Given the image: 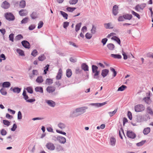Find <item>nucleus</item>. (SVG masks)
I'll return each instance as SVG.
<instances>
[{"instance_id": "obj_7", "label": "nucleus", "mask_w": 153, "mask_h": 153, "mask_svg": "<svg viewBox=\"0 0 153 153\" xmlns=\"http://www.w3.org/2000/svg\"><path fill=\"white\" fill-rule=\"evenodd\" d=\"M127 136L131 138H134L136 137L135 134L132 131H129L127 132Z\"/></svg>"}, {"instance_id": "obj_4", "label": "nucleus", "mask_w": 153, "mask_h": 153, "mask_svg": "<svg viewBox=\"0 0 153 153\" xmlns=\"http://www.w3.org/2000/svg\"><path fill=\"white\" fill-rule=\"evenodd\" d=\"M22 95L24 97V98L26 100L27 102H32L35 101V99H31L28 100L29 98L28 96L27 95L26 92L25 90L23 91Z\"/></svg>"}, {"instance_id": "obj_33", "label": "nucleus", "mask_w": 153, "mask_h": 153, "mask_svg": "<svg viewBox=\"0 0 153 153\" xmlns=\"http://www.w3.org/2000/svg\"><path fill=\"white\" fill-rule=\"evenodd\" d=\"M111 56L114 58L121 59L122 58L121 55L119 54H111Z\"/></svg>"}, {"instance_id": "obj_27", "label": "nucleus", "mask_w": 153, "mask_h": 153, "mask_svg": "<svg viewBox=\"0 0 153 153\" xmlns=\"http://www.w3.org/2000/svg\"><path fill=\"white\" fill-rule=\"evenodd\" d=\"M26 5L25 2V1H22L20 2L19 6L21 8H24Z\"/></svg>"}, {"instance_id": "obj_31", "label": "nucleus", "mask_w": 153, "mask_h": 153, "mask_svg": "<svg viewBox=\"0 0 153 153\" xmlns=\"http://www.w3.org/2000/svg\"><path fill=\"white\" fill-rule=\"evenodd\" d=\"M60 13L65 19H68V15L67 13L62 11H60Z\"/></svg>"}, {"instance_id": "obj_25", "label": "nucleus", "mask_w": 153, "mask_h": 153, "mask_svg": "<svg viewBox=\"0 0 153 153\" xmlns=\"http://www.w3.org/2000/svg\"><path fill=\"white\" fill-rule=\"evenodd\" d=\"M35 90L36 92H39L41 93H43V88L42 87H37L35 88Z\"/></svg>"}, {"instance_id": "obj_28", "label": "nucleus", "mask_w": 153, "mask_h": 153, "mask_svg": "<svg viewBox=\"0 0 153 153\" xmlns=\"http://www.w3.org/2000/svg\"><path fill=\"white\" fill-rule=\"evenodd\" d=\"M150 128L149 127H148L144 129L143 131V133L145 134H147L150 132Z\"/></svg>"}, {"instance_id": "obj_16", "label": "nucleus", "mask_w": 153, "mask_h": 153, "mask_svg": "<svg viewBox=\"0 0 153 153\" xmlns=\"http://www.w3.org/2000/svg\"><path fill=\"white\" fill-rule=\"evenodd\" d=\"M82 69L85 71H88V66L85 63H83L81 66Z\"/></svg>"}, {"instance_id": "obj_14", "label": "nucleus", "mask_w": 153, "mask_h": 153, "mask_svg": "<svg viewBox=\"0 0 153 153\" xmlns=\"http://www.w3.org/2000/svg\"><path fill=\"white\" fill-rule=\"evenodd\" d=\"M110 144L112 146L115 145L116 140L115 138L113 137H111L110 138Z\"/></svg>"}, {"instance_id": "obj_29", "label": "nucleus", "mask_w": 153, "mask_h": 153, "mask_svg": "<svg viewBox=\"0 0 153 153\" xmlns=\"http://www.w3.org/2000/svg\"><path fill=\"white\" fill-rule=\"evenodd\" d=\"M16 51L20 55L24 56L25 55L24 51L22 50L19 49H17Z\"/></svg>"}, {"instance_id": "obj_62", "label": "nucleus", "mask_w": 153, "mask_h": 153, "mask_svg": "<svg viewBox=\"0 0 153 153\" xmlns=\"http://www.w3.org/2000/svg\"><path fill=\"white\" fill-rule=\"evenodd\" d=\"M17 128V126L16 124H14L13 125L12 128H11V130L12 131H15Z\"/></svg>"}, {"instance_id": "obj_44", "label": "nucleus", "mask_w": 153, "mask_h": 153, "mask_svg": "<svg viewBox=\"0 0 153 153\" xmlns=\"http://www.w3.org/2000/svg\"><path fill=\"white\" fill-rule=\"evenodd\" d=\"M0 91L1 94L3 95H6L7 94L5 89L4 88H1L0 90Z\"/></svg>"}, {"instance_id": "obj_54", "label": "nucleus", "mask_w": 153, "mask_h": 153, "mask_svg": "<svg viewBox=\"0 0 153 153\" xmlns=\"http://www.w3.org/2000/svg\"><path fill=\"white\" fill-rule=\"evenodd\" d=\"M92 37V34L90 33H87L85 35V37L87 39H90Z\"/></svg>"}, {"instance_id": "obj_30", "label": "nucleus", "mask_w": 153, "mask_h": 153, "mask_svg": "<svg viewBox=\"0 0 153 153\" xmlns=\"http://www.w3.org/2000/svg\"><path fill=\"white\" fill-rule=\"evenodd\" d=\"M143 9V8L142 7L141 5L138 4L135 7V9L137 12L139 11L140 9Z\"/></svg>"}, {"instance_id": "obj_24", "label": "nucleus", "mask_w": 153, "mask_h": 153, "mask_svg": "<svg viewBox=\"0 0 153 153\" xmlns=\"http://www.w3.org/2000/svg\"><path fill=\"white\" fill-rule=\"evenodd\" d=\"M111 39L116 41L120 45L121 43L120 39L117 37L116 36H113L111 38Z\"/></svg>"}, {"instance_id": "obj_12", "label": "nucleus", "mask_w": 153, "mask_h": 153, "mask_svg": "<svg viewBox=\"0 0 153 153\" xmlns=\"http://www.w3.org/2000/svg\"><path fill=\"white\" fill-rule=\"evenodd\" d=\"M62 71L61 69H59L56 78L57 79H60L61 78Z\"/></svg>"}, {"instance_id": "obj_13", "label": "nucleus", "mask_w": 153, "mask_h": 153, "mask_svg": "<svg viewBox=\"0 0 153 153\" xmlns=\"http://www.w3.org/2000/svg\"><path fill=\"white\" fill-rule=\"evenodd\" d=\"M109 70L107 69H104L102 70L101 72V75L103 77H105L107 76L108 74Z\"/></svg>"}, {"instance_id": "obj_5", "label": "nucleus", "mask_w": 153, "mask_h": 153, "mask_svg": "<svg viewBox=\"0 0 153 153\" xmlns=\"http://www.w3.org/2000/svg\"><path fill=\"white\" fill-rule=\"evenodd\" d=\"M5 17L7 19L9 20H13L15 19L14 16L10 13H6L5 15Z\"/></svg>"}, {"instance_id": "obj_35", "label": "nucleus", "mask_w": 153, "mask_h": 153, "mask_svg": "<svg viewBox=\"0 0 153 153\" xmlns=\"http://www.w3.org/2000/svg\"><path fill=\"white\" fill-rule=\"evenodd\" d=\"M131 13L134 16L136 17L139 19H140V15L137 13L135 12L134 11L132 10L131 11Z\"/></svg>"}, {"instance_id": "obj_46", "label": "nucleus", "mask_w": 153, "mask_h": 153, "mask_svg": "<svg viewBox=\"0 0 153 153\" xmlns=\"http://www.w3.org/2000/svg\"><path fill=\"white\" fill-rule=\"evenodd\" d=\"M78 1V0H70L69 3L70 4H75Z\"/></svg>"}, {"instance_id": "obj_48", "label": "nucleus", "mask_w": 153, "mask_h": 153, "mask_svg": "<svg viewBox=\"0 0 153 153\" xmlns=\"http://www.w3.org/2000/svg\"><path fill=\"white\" fill-rule=\"evenodd\" d=\"M58 127L61 129H63L65 127V125L63 123H60L58 125Z\"/></svg>"}, {"instance_id": "obj_52", "label": "nucleus", "mask_w": 153, "mask_h": 153, "mask_svg": "<svg viewBox=\"0 0 153 153\" xmlns=\"http://www.w3.org/2000/svg\"><path fill=\"white\" fill-rule=\"evenodd\" d=\"M37 51L36 50H34L31 53V55L34 57H35L37 55Z\"/></svg>"}, {"instance_id": "obj_64", "label": "nucleus", "mask_w": 153, "mask_h": 153, "mask_svg": "<svg viewBox=\"0 0 153 153\" xmlns=\"http://www.w3.org/2000/svg\"><path fill=\"white\" fill-rule=\"evenodd\" d=\"M31 17L33 19H35L36 17V13L34 12H33L31 15Z\"/></svg>"}, {"instance_id": "obj_59", "label": "nucleus", "mask_w": 153, "mask_h": 153, "mask_svg": "<svg viewBox=\"0 0 153 153\" xmlns=\"http://www.w3.org/2000/svg\"><path fill=\"white\" fill-rule=\"evenodd\" d=\"M1 134L2 135H5L7 134V132L4 129H2L1 131Z\"/></svg>"}, {"instance_id": "obj_3", "label": "nucleus", "mask_w": 153, "mask_h": 153, "mask_svg": "<svg viewBox=\"0 0 153 153\" xmlns=\"http://www.w3.org/2000/svg\"><path fill=\"white\" fill-rule=\"evenodd\" d=\"M134 109L136 112H141L145 110V107L142 104H138L135 106Z\"/></svg>"}, {"instance_id": "obj_32", "label": "nucleus", "mask_w": 153, "mask_h": 153, "mask_svg": "<svg viewBox=\"0 0 153 153\" xmlns=\"http://www.w3.org/2000/svg\"><path fill=\"white\" fill-rule=\"evenodd\" d=\"M46 59L45 56L44 54H42L38 57V59L40 61H43Z\"/></svg>"}, {"instance_id": "obj_15", "label": "nucleus", "mask_w": 153, "mask_h": 153, "mask_svg": "<svg viewBox=\"0 0 153 153\" xmlns=\"http://www.w3.org/2000/svg\"><path fill=\"white\" fill-rule=\"evenodd\" d=\"M118 13V7L114 5L113 8V13L114 15H116Z\"/></svg>"}, {"instance_id": "obj_21", "label": "nucleus", "mask_w": 153, "mask_h": 153, "mask_svg": "<svg viewBox=\"0 0 153 153\" xmlns=\"http://www.w3.org/2000/svg\"><path fill=\"white\" fill-rule=\"evenodd\" d=\"M72 75V72L71 69H67L66 71V76L68 77H70Z\"/></svg>"}, {"instance_id": "obj_38", "label": "nucleus", "mask_w": 153, "mask_h": 153, "mask_svg": "<svg viewBox=\"0 0 153 153\" xmlns=\"http://www.w3.org/2000/svg\"><path fill=\"white\" fill-rule=\"evenodd\" d=\"M33 76H30L31 78H32L34 76H36L38 74V72L37 70H33L32 71Z\"/></svg>"}, {"instance_id": "obj_56", "label": "nucleus", "mask_w": 153, "mask_h": 153, "mask_svg": "<svg viewBox=\"0 0 153 153\" xmlns=\"http://www.w3.org/2000/svg\"><path fill=\"white\" fill-rule=\"evenodd\" d=\"M13 36L14 34L13 33H11L9 35V37L10 40L13 42Z\"/></svg>"}, {"instance_id": "obj_36", "label": "nucleus", "mask_w": 153, "mask_h": 153, "mask_svg": "<svg viewBox=\"0 0 153 153\" xmlns=\"http://www.w3.org/2000/svg\"><path fill=\"white\" fill-rule=\"evenodd\" d=\"M21 89L18 87L14 88L13 89V91L14 92L19 93L21 91Z\"/></svg>"}, {"instance_id": "obj_49", "label": "nucleus", "mask_w": 153, "mask_h": 153, "mask_svg": "<svg viewBox=\"0 0 153 153\" xmlns=\"http://www.w3.org/2000/svg\"><path fill=\"white\" fill-rule=\"evenodd\" d=\"M110 70L112 72H113L114 73L113 76L114 77H115L117 74V72L115 71V69L113 68H110Z\"/></svg>"}, {"instance_id": "obj_50", "label": "nucleus", "mask_w": 153, "mask_h": 153, "mask_svg": "<svg viewBox=\"0 0 153 153\" xmlns=\"http://www.w3.org/2000/svg\"><path fill=\"white\" fill-rule=\"evenodd\" d=\"M144 100L145 101L147 104H149L150 103V100L149 97H145Z\"/></svg>"}, {"instance_id": "obj_23", "label": "nucleus", "mask_w": 153, "mask_h": 153, "mask_svg": "<svg viewBox=\"0 0 153 153\" xmlns=\"http://www.w3.org/2000/svg\"><path fill=\"white\" fill-rule=\"evenodd\" d=\"M10 83L8 82H4L2 84V86L3 88H8L10 86Z\"/></svg>"}, {"instance_id": "obj_18", "label": "nucleus", "mask_w": 153, "mask_h": 153, "mask_svg": "<svg viewBox=\"0 0 153 153\" xmlns=\"http://www.w3.org/2000/svg\"><path fill=\"white\" fill-rule=\"evenodd\" d=\"M53 83V80L51 79L47 78L45 81V84L47 85H50Z\"/></svg>"}, {"instance_id": "obj_55", "label": "nucleus", "mask_w": 153, "mask_h": 153, "mask_svg": "<svg viewBox=\"0 0 153 153\" xmlns=\"http://www.w3.org/2000/svg\"><path fill=\"white\" fill-rule=\"evenodd\" d=\"M124 19V17L123 15V16H120L119 17L118 20L119 22H122L123 21Z\"/></svg>"}, {"instance_id": "obj_43", "label": "nucleus", "mask_w": 153, "mask_h": 153, "mask_svg": "<svg viewBox=\"0 0 153 153\" xmlns=\"http://www.w3.org/2000/svg\"><path fill=\"white\" fill-rule=\"evenodd\" d=\"M96 27L95 26L93 25L91 30V33L93 34H94L96 32Z\"/></svg>"}, {"instance_id": "obj_39", "label": "nucleus", "mask_w": 153, "mask_h": 153, "mask_svg": "<svg viewBox=\"0 0 153 153\" xmlns=\"http://www.w3.org/2000/svg\"><path fill=\"white\" fill-rule=\"evenodd\" d=\"M117 111V109H116L114 110V111H113L112 112H110L108 113V114H109L110 116L111 117L112 116H113L114 115L115 113H116Z\"/></svg>"}, {"instance_id": "obj_63", "label": "nucleus", "mask_w": 153, "mask_h": 153, "mask_svg": "<svg viewBox=\"0 0 153 153\" xmlns=\"http://www.w3.org/2000/svg\"><path fill=\"white\" fill-rule=\"evenodd\" d=\"M35 27V26L34 25H30L28 28L30 30H33Z\"/></svg>"}, {"instance_id": "obj_60", "label": "nucleus", "mask_w": 153, "mask_h": 153, "mask_svg": "<svg viewBox=\"0 0 153 153\" xmlns=\"http://www.w3.org/2000/svg\"><path fill=\"white\" fill-rule=\"evenodd\" d=\"M43 22H42V21L40 22H39V23L38 24V29H40L43 26Z\"/></svg>"}, {"instance_id": "obj_22", "label": "nucleus", "mask_w": 153, "mask_h": 153, "mask_svg": "<svg viewBox=\"0 0 153 153\" xmlns=\"http://www.w3.org/2000/svg\"><path fill=\"white\" fill-rule=\"evenodd\" d=\"M43 79L42 76H39L36 79V81L39 83H42L43 82Z\"/></svg>"}, {"instance_id": "obj_37", "label": "nucleus", "mask_w": 153, "mask_h": 153, "mask_svg": "<svg viewBox=\"0 0 153 153\" xmlns=\"http://www.w3.org/2000/svg\"><path fill=\"white\" fill-rule=\"evenodd\" d=\"M108 48L111 50H113L114 48V46L113 44H109L107 45Z\"/></svg>"}, {"instance_id": "obj_45", "label": "nucleus", "mask_w": 153, "mask_h": 153, "mask_svg": "<svg viewBox=\"0 0 153 153\" xmlns=\"http://www.w3.org/2000/svg\"><path fill=\"white\" fill-rule=\"evenodd\" d=\"M23 38V36L21 34H19L17 35L15 38V40H19L21 39H22Z\"/></svg>"}, {"instance_id": "obj_58", "label": "nucleus", "mask_w": 153, "mask_h": 153, "mask_svg": "<svg viewBox=\"0 0 153 153\" xmlns=\"http://www.w3.org/2000/svg\"><path fill=\"white\" fill-rule=\"evenodd\" d=\"M22 118V115L20 111H19L18 114V119L19 120L21 119Z\"/></svg>"}, {"instance_id": "obj_47", "label": "nucleus", "mask_w": 153, "mask_h": 153, "mask_svg": "<svg viewBox=\"0 0 153 153\" xmlns=\"http://www.w3.org/2000/svg\"><path fill=\"white\" fill-rule=\"evenodd\" d=\"M81 26V23L77 24L75 27V30L76 32H77L80 29Z\"/></svg>"}, {"instance_id": "obj_6", "label": "nucleus", "mask_w": 153, "mask_h": 153, "mask_svg": "<svg viewBox=\"0 0 153 153\" xmlns=\"http://www.w3.org/2000/svg\"><path fill=\"white\" fill-rule=\"evenodd\" d=\"M10 3L6 1L3 2L1 5V7L5 9H8L10 7Z\"/></svg>"}, {"instance_id": "obj_26", "label": "nucleus", "mask_w": 153, "mask_h": 153, "mask_svg": "<svg viewBox=\"0 0 153 153\" xmlns=\"http://www.w3.org/2000/svg\"><path fill=\"white\" fill-rule=\"evenodd\" d=\"M47 102L49 105L51 107H53L55 105V102L52 100H48L47 101Z\"/></svg>"}, {"instance_id": "obj_10", "label": "nucleus", "mask_w": 153, "mask_h": 153, "mask_svg": "<svg viewBox=\"0 0 153 153\" xmlns=\"http://www.w3.org/2000/svg\"><path fill=\"white\" fill-rule=\"evenodd\" d=\"M22 45L25 48L29 49L30 48V46L29 42L27 41H23L22 42Z\"/></svg>"}, {"instance_id": "obj_8", "label": "nucleus", "mask_w": 153, "mask_h": 153, "mask_svg": "<svg viewBox=\"0 0 153 153\" xmlns=\"http://www.w3.org/2000/svg\"><path fill=\"white\" fill-rule=\"evenodd\" d=\"M46 147L48 149L53 150L55 149V146L54 144L51 143H48L46 145Z\"/></svg>"}, {"instance_id": "obj_40", "label": "nucleus", "mask_w": 153, "mask_h": 153, "mask_svg": "<svg viewBox=\"0 0 153 153\" xmlns=\"http://www.w3.org/2000/svg\"><path fill=\"white\" fill-rule=\"evenodd\" d=\"M29 20V18L28 17H25L24 18L21 22L22 24L27 23Z\"/></svg>"}, {"instance_id": "obj_20", "label": "nucleus", "mask_w": 153, "mask_h": 153, "mask_svg": "<svg viewBox=\"0 0 153 153\" xmlns=\"http://www.w3.org/2000/svg\"><path fill=\"white\" fill-rule=\"evenodd\" d=\"M104 27L106 29H112L113 27V25L111 23L104 24Z\"/></svg>"}, {"instance_id": "obj_51", "label": "nucleus", "mask_w": 153, "mask_h": 153, "mask_svg": "<svg viewBox=\"0 0 153 153\" xmlns=\"http://www.w3.org/2000/svg\"><path fill=\"white\" fill-rule=\"evenodd\" d=\"M3 123L4 125L8 126L10 125V122L8 120H3Z\"/></svg>"}, {"instance_id": "obj_61", "label": "nucleus", "mask_w": 153, "mask_h": 153, "mask_svg": "<svg viewBox=\"0 0 153 153\" xmlns=\"http://www.w3.org/2000/svg\"><path fill=\"white\" fill-rule=\"evenodd\" d=\"M69 23L68 22H65L63 23V27L65 28H66L68 26Z\"/></svg>"}, {"instance_id": "obj_42", "label": "nucleus", "mask_w": 153, "mask_h": 153, "mask_svg": "<svg viewBox=\"0 0 153 153\" xmlns=\"http://www.w3.org/2000/svg\"><path fill=\"white\" fill-rule=\"evenodd\" d=\"M26 90L28 92L32 94L33 93V91L32 88L30 87H29L27 88Z\"/></svg>"}, {"instance_id": "obj_41", "label": "nucleus", "mask_w": 153, "mask_h": 153, "mask_svg": "<svg viewBox=\"0 0 153 153\" xmlns=\"http://www.w3.org/2000/svg\"><path fill=\"white\" fill-rule=\"evenodd\" d=\"M76 9V8L75 7H68L66 8V10L70 12H72L75 9Z\"/></svg>"}, {"instance_id": "obj_11", "label": "nucleus", "mask_w": 153, "mask_h": 153, "mask_svg": "<svg viewBox=\"0 0 153 153\" xmlns=\"http://www.w3.org/2000/svg\"><path fill=\"white\" fill-rule=\"evenodd\" d=\"M57 139L60 143H62L64 144L66 141V138L62 136H58L57 137Z\"/></svg>"}, {"instance_id": "obj_19", "label": "nucleus", "mask_w": 153, "mask_h": 153, "mask_svg": "<svg viewBox=\"0 0 153 153\" xmlns=\"http://www.w3.org/2000/svg\"><path fill=\"white\" fill-rule=\"evenodd\" d=\"M124 19L126 20H130L132 18V16L131 14H126L124 15Z\"/></svg>"}, {"instance_id": "obj_1", "label": "nucleus", "mask_w": 153, "mask_h": 153, "mask_svg": "<svg viewBox=\"0 0 153 153\" xmlns=\"http://www.w3.org/2000/svg\"><path fill=\"white\" fill-rule=\"evenodd\" d=\"M92 69L93 73L94 74V79H99V75L100 71H98V67L96 65H92Z\"/></svg>"}, {"instance_id": "obj_34", "label": "nucleus", "mask_w": 153, "mask_h": 153, "mask_svg": "<svg viewBox=\"0 0 153 153\" xmlns=\"http://www.w3.org/2000/svg\"><path fill=\"white\" fill-rule=\"evenodd\" d=\"M126 88L127 87L126 86L123 85L121 86L118 88L117 91H124Z\"/></svg>"}, {"instance_id": "obj_17", "label": "nucleus", "mask_w": 153, "mask_h": 153, "mask_svg": "<svg viewBox=\"0 0 153 153\" xmlns=\"http://www.w3.org/2000/svg\"><path fill=\"white\" fill-rule=\"evenodd\" d=\"M19 13L21 16H26L27 13V12L26 10L22 9L19 12Z\"/></svg>"}, {"instance_id": "obj_57", "label": "nucleus", "mask_w": 153, "mask_h": 153, "mask_svg": "<svg viewBox=\"0 0 153 153\" xmlns=\"http://www.w3.org/2000/svg\"><path fill=\"white\" fill-rule=\"evenodd\" d=\"M127 115L129 119L130 120H131L132 119V114L130 111H128Z\"/></svg>"}, {"instance_id": "obj_9", "label": "nucleus", "mask_w": 153, "mask_h": 153, "mask_svg": "<svg viewBox=\"0 0 153 153\" xmlns=\"http://www.w3.org/2000/svg\"><path fill=\"white\" fill-rule=\"evenodd\" d=\"M55 88L53 86H48L46 89L47 91L49 93H52L55 90Z\"/></svg>"}, {"instance_id": "obj_2", "label": "nucleus", "mask_w": 153, "mask_h": 153, "mask_svg": "<svg viewBox=\"0 0 153 153\" xmlns=\"http://www.w3.org/2000/svg\"><path fill=\"white\" fill-rule=\"evenodd\" d=\"M87 109V107H82L77 108L73 112V114H75L76 113H79V115L83 114L85 112V110Z\"/></svg>"}, {"instance_id": "obj_53", "label": "nucleus", "mask_w": 153, "mask_h": 153, "mask_svg": "<svg viewBox=\"0 0 153 153\" xmlns=\"http://www.w3.org/2000/svg\"><path fill=\"white\" fill-rule=\"evenodd\" d=\"M146 142V140H143L140 142L137 143V145L138 146H142Z\"/></svg>"}]
</instances>
